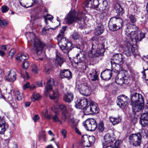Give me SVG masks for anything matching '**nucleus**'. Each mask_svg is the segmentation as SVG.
<instances>
[{"instance_id": "4", "label": "nucleus", "mask_w": 148, "mask_h": 148, "mask_svg": "<svg viewBox=\"0 0 148 148\" xmlns=\"http://www.w3.org/2000/svg\"><path fill=\"white\" fill-rule=\"evenodd\" d=\"M107 42L105 40H102L98 44H93L91 50L89 52V56L91 57H97L102 56L105 51V47Z\"/></svg>"}, {"instance_id": "27", "label": "nucleus", "mask_w": 148, "mask_h": 148, "mask_svg": "<svg viewBox=\"0 0 148 148\" xmlns=\"http://www.w3.org/2000/svg\"><path fill=\"white\" fill-rule=\"evenodd\" d=\"M109 119L113 125L117 124L121 121V119L119 117H115L112 116H110Z\"/></svg>"}, {"instance_id": "23", "label": "nucleus", "mask_w": 148, "mask_h": 148, "mask_svg": "<svg viewBox=\"0 0 148 148\" xmlns=\"http://www.w3.org/2000/svg\"><path fill=\"white\" fill-rule=\"evenodd\" d=\"M53 85V82L51 79L49 80L47 82V84L45 89V92L46 96L49 95L48 92L52 90Z\"/></svg>"}, {"instance_id": "9", "label": "nucleus", "mask_w": 148, "mask_h": 148, "mask_svg": "<svg viewBox=\"0 0 148 148\" xmlns=\"http://www.w3.org/2000/svg\"><path fill=\"white\" fill-rule=\"evenodd\" d=\"M95 138L93 136L84 135L82 137L81 143L85 147H90L95 142Z\"/></svg>"}, {"instance_id": "46", "label": "nucleus", "mask_w": 148, "mask_h": 148, "mask_svg": "<svg viewBox=\"0 0 148 148\" xmlns=\"http://www.w3.org/2000/svg\"><path fill=\"white\" fill-rule=\"evenodd\" d=\"M51 66L49 64H46L45 66V72L47 74H49L51 70Z\"/></svg>"}, {"instance_id": "17", "label": "nucleus", "mask_w": 148, "mask_h": 148, "mask_svg": "<svg viewBox=\"0 0 148 148\" xmlns=\"http://www.w3.org/2000/svg\"><path fill=\"white\" fill-rule=\"evenodd\" d=\"M112 72L111 70L107 69L103 71L101 75V78L104 80L108 81L111 78Z\"/></svg>"}, {"instance_id": "36", "label": "nucleus", "mask_w": 148, "mask_h": 148, "mask_svg": "<svg viewBox=\"0 0 148 148\" xmlns=\"http://www.w3.org/2000/svg\"><path fill=\"white\" fill-rule=\"evenodd\" d=\"M16 79V74L14 72L10 73L8 75L7 79L9 81L13 82Z\"/></svg>"}, {"instance_id": "20", "label": "nucleus", "mask_w": 148, "mask_h": 148, "mask_svg": "<svg viewBox=\"0 0 148 148\" xmlns=\"http://www.w3.org/2000/svg\"><path fill=\"white\" fill-rule=\"evenodd\" d=\"M140 122L141 125L143 126L148 125V112L142 113L140 117Z\"/></svg>"}, {"instance_id": "24", "label": "nucleus", "mask_w": 148, "mask_h": 148, "mask_svg": "<svg viewBox=\"0 0 148 148\" xmlns=\"http://www.w3.org/2000/svg\"><path fill=\"white\" fill-rule=\"evenodd\" d=\"M60 77L63 78L64 77L69 79L72 77L71 72L67 69L62 70L60 72Z\"/></svg>"}, {"instance_id": "42", "label": "nucleus", "mask_w": 148, "mask_h": 148, "mask_svg": "<svg viewBox=\"0 0 148 148\" xmlns=\"http://www.w3.org/2000/svg\"><path fill=\"white\" fill-rule=\"evenodd\" d=\"M129 28L128 25L125 28V31L126 35L130 38L131 37V36H132L131 34V32H132V31H131V29Z\"/></svg>"}, {"instance_id": "63", "label": "nucleus", "mask_w": 148, "mask_h": 148, "mask_svg": "<svg viewBox=\"0 0 148 148\" xmlns=\"http://www.w3.org/2000/svg\"><path fill=\"white\" fill-rule=\"evenodd\" d=\"M8 47V45H3L1 47V49L3 50L2 51H3L4 52V51H5L8 50V48H9Z\"/></svg>"}, {"instance_id": "19", "label": "nucleus", "mask_w": 148, "mask_h": 148, "mask_svg": "<svg viewBox=\"0 0 148 148\" xmlns=\"http://www.w3.org/2000/svg\"><path fill=\"white\" fill-rule=\"evenodd\" d=\"M145 36V34L144 33L141 32L139 34V35H138L137 33H136L134 35L131 36V37L129 39V42H133V39L135 40V41L137 42L140 41L144 38Z\"/></svg>"}, {"instance_id": "8", "label": "nucleus", "mask_w": 148, "mask_h": 148, "mask_svg": "<svg viewBox=\"0 0 148 148\" xmlns=\"http://www.w3.org/2000/svg\"><path fill=\"white\" fill-rule=\"evenodd\" d=\"M76 57L74 60L75 63L77 64L79 68L84 69L86 66V62L85 55L82 52H80L76 55Z\"/></svg>"}, {"instance_id": "11", "label": "nucleus", "mask_w": 148, "mask_h": 148, "mask_svg": "<svg viewBox=\"0 0 148 148\" xmlns=\"http://www.w3.org/2000/svg\"><path fill=\"white\" fill-rule=\"evenodd\" d=\"M129 141L132 145L137 146L140 145L142 139V135L140 133L132 134L129 137Z\"/></svg>"}, {"instance_id": "59", "label": "nucleus", "mask_w": 148, "mask_h": 148, "mask_svg": "<svg viewBox=\"0 0 148 148\" xmlns=\"http://www.w3.org/2000/svg\"><path fill=\"white\" fill-rule=\"evenodd\" d=\"M66 119V116L65 115L63 114L62 116L61 117L60 121L62 122V124L64 123Z\"/></svg>"}, {"instance_id": "13", "label": "nucleus", "mask_w": 148, "mask_h": 148, "mask_svg": "<svg viewBox=\"0 0 148 148\" xmlns=\"http://www.w3.org/2000/svg\"><path fill=\"white\" fill-rule=\"evenodd\" d=\"M129 100V98L127 96L122 95L118 97L117 105L121 108H124L127 105Z\"/></svg>"}, {"instance_id": "55", "label": "nucleus", "mask_w": 148, "mask_h": 148, "mask_svg": "<svg viewBox=\"0 0 148 148\" xmlns=\"http://www.w3.org/2000/svg\"><path fill=\"white\" fill-rule=\"evenodd\" d=\"M129 18H130L131 21L133 23H135L136 21V19L134 16L132 15H129Z\"/></svg>"}, {"instance_id": "14", "label": "nucleus", "mask_w": 148, "mask_h": 148, "mask_svg": "<svg viewBox=\"0 0 148 148\" xmlns=\"http://www.w3.org/2000/svg\"><path fill=\"white\" fill-rule=\"evenodd\" d=\"M124 62V58L123 56L120 53H117L113 55L110 61L111 63H114L119 64H123Z\"/></svg>"}, {"instance_id": "39", "label": "nucleus", "mask_w": 148, "mask_h": 148, "mask_svg": "<svg viewBox=\"0 0 148 148\" xmlns=\"http://www.w3.org/2000/svg\"><path fill=\"white\" fill-rule=\"evenodd\" d=\"M121 143V140H117L116 141L114 145L108 147H110L112 148H119L120 145Z\"/></svg>"}, {"instance_id": "43", "label": "nucleus", "mask_w": 148, "mask_h": 148, "mask_svg": "<svg viewBox=\"0 0 148 148\" xmlns=\"http://www.w3.org/2000/svg\"><path fill=\"white\" fill-rule=\"evenodd\" d=\"M84 4L87 7L92 8V0H87L84 3Z\"/></svg>"}, {"instance_id": "54", "label": "nucleus", "mask_w": 148, "mask_h": 148, "mask_svg": "<svg viewBox=\"0 0 148 148\" xmlns=\"http://www.w3.org/2000/svg\"><path fill=\"white\" fill-rule=\"evenodd\" d=\"M29 62L27 61H23V67L25 69H27L29 66Z\"/></svg>"}, {"instance_id": "51", "label": "nucleus", "mask_w": 148, "mask_h": 148, "mask_svg": "<svg viewBox=\"0 0 148 148\" xmlns=\"http://www.w3.org/2000/svg\"><path fill=\"white\" fill-rule=\"evenodd\" d=\"M32 71L34 74H36L38 73V69L37 66L35 64H34L32 66Z\"/></svg>"}, {"instance_id": "47", "label": "nucleus", "mask_w": 148, "mask_h": 148, "mask_svg": "<svg viewBox=\"0 0 148 148\" xmlns=\"http://www.w3.org/2000/svg\"><path fill=\"white\" fill-rule=\"evenodd\" d=\"M115 47H116L115 49L121 52L123 51L124 49L122 45L119 44H116L115 45Z\"/></svg>"}, {"instance_id": "56", "label": "nucleus", "mask_w": 148, "mask_h": 148, "mask_svg": "<svg viewBox=\"0 0 148 148\" xmlns=\"http://www.w3.org/2000/svg\"><path fill=\"white\" fill-rule=\"evenodd\" d=\"M58 108L59 109L62 110L64 112H65L66 111V107L63 105H59Z\"/></svg>"}, {"instance_id": "62", "label": "nucleus", "mask_w": 148, "mask_h": 148, "mask_svg": "<svg viewBox=\"0 0 148 148\" xmlns=\"http://www.w3.org/2000/svg\"><path fill=\"white\" fill-rule=\"evenodd\" d=\"M61 132L63 138H65L66 137L67 133L66 130L64 129H63L61 131Z\"/></svg>"}, {"instance_id": "32", "label": "nucleus", "mask_w": 148, "mask_h": 148, "mask_svg": "<svg viewBox=\"0 0 148 148\" xmlns=\"http://www.w3.org/2000/svg\"><path fill=\"white\" fill-rule=\"evenodd\" d=\"M55 114L52 117V119L53 121L55 123L59 122L60 124H62V122L59 119V113L56 111H55Z\"/></svg>"}, {"instance_id": "48", "label": "nucleus", "mask_w": 148, "mask_h": 148, "mask_svg": "<svg viewBox=\"0 0 148 148\" xmlns=\"http://www.w3.org/2000/svg\"><path fill=\"white\" fill-rule=\"evenodd\" d=\"M115 9L117 12L119 13H120L123 10L122 8L119 4H117L115 5Z\"/></svg>"}, {"instance_id": "50", "label": "nucleus", "mask_w": 148, "mask_h": 148, "mask_svg": "<svg viewBox=\"0 0 148 148\" xmlns=\"http://www.w3.org/2000/svg\"><path fill=\"white\" fill-rule=\"evenodd\" d=\"M8 24V21L6 20H1L0 18V25L3 27L6 26Z\"/></svg>"}, {"instance_id": "52", "label": "nucleus", "mask_w": 148, "mask_h": 148, "mask_svg": "<svg viewBox=\"0 0 148 148\" xmlns=\"http://www.w3.org/2000/svg\"><path fill=\"white\" fill-rule=\"evenodd\" d=\"M69 123L72 124L74 125H76L77 123V121L76 120H74L73 118L70 117L69 119Z\"/></svg>"}, {"instance_id": "10", "label": "nucleus", "mask_w": 148, "mask_h": 148, "mask_svg": "<svg viewBox=\"0 0 148 148\" xmlns=\"http://www.w3.org/2000/svg\"><path fill=\"white\" fill-rule=\"evenodd\" d=\"M83 124L87 130L90 131L95 130L97 126L96 120L92 118L87 119Z\"/></svg>"}, {"instance_id": "57", "label": "nucleus", "mask_w": 148, "mask_h": 148, "mask_svg": "<svg viewBox=\"0 0 148 148\" xmlns=\"http://www.w3.org/2000/svg\"><path fill=\"white\" fill-rule=\"evenodd\" d=\"M9 10V8L6 5H3L1 7V10L3 13L7 12Z\"/></svg>"}, {"instance_id": "5", "label": "nucleus", "mask_w": 148, "mask_h": 148, "mask_svg": "<svg viewBox=\"0 0 148 148\" xmlns=\"http://www.w3.org/2000/svg\"><path fill=\"white\" fill-rule=\"evenodd\" d=\"M76 89L81 94L86 96L89 95L92 92L90 86L86 82L82 83L77 82Z\"/></svg>"}, {"instance_id": "1", "label": "nucleus", "mask_w": 148, "mask_h": 148, "mask_svg": "<svg viewBox=\"0 0 148 148\" xmlns=\"http://www.w3.org/2000/svg\"><path fill=\"white\" fill-rule=\"evenodd\" d=\"M25 35L28 40L29 44H31L32 46V49L33 52L36 53L38 55L44 54L42 53V50L44 46V44H43L40 41L35 37L34 34L32 33L27 32Z\"/></svg>"}, {"instance_id": "29", "label": "nucleus", "mask_w": 148, "mask_h": 148, "mask_svg": "<svg viewBox=\"0 0 148 148\" xmlns=\"http://www.w3.org/2000/svg\"><path fill=\"white\" fill-rule=\"evenodd\" d=\"M65 61V60L64 58L56 55V58L55 60V62L56 64L61 66Z\"/></svg>"}, {"instance_id": "41", "label": "nucleus", "mask_w": 148, "mask_h": 148, "mask_svg": "<svg viewBox=\"0 0 148 148\" xmlns=\"http://www.w3.org/2000/svg\"><path fill=\"white\" fill-rule=\"evenodd\" d=\"M40 97V96L38 93H34L32 95L31 98L32 100L34 101L38 99Z\"/></svg>"}, {"instance_id": "2", "label": "nucleus", "mask_w": 148, "mask_h": 148, "mask_svg": "<svg viewBox=\"0 0 148 148\" xmlns=\"http://www.w3.org/2000/svg\"><path fill=\"white\" fill-rule=\"evenodd\" d=\"M84 14L82 12L78 13L75 11H70L66 15L65 18L66 22L70 25L75 22H78L79 27L83 28L85 25V21L83 17Z\"/></svg>"}, {"instance_id": "25", "label": "nucleus", "mask_w": 148, "mask_h": 148, "mask_svg": "<svg viewBox=\"0 0 148 148\" xmlns=\"http://www.w3.org/2000/svg\"><path fill=\"white\" fill-rule=\"evenodd\" d=\"M74 95L73 93L69 92L66 93L64 97V99L67 102L70 103L73 100Z\"/></svg>"}, {"instance_id": "34", "label": "nucleus", "mask_w": 148, "mask_h": 148, "mask_svg": "<svg viewBox=\"0 0 148 148\" xmlns=\"http://www.w3.org/2000/svg\"><path fill=\"white\" fill-rule=\"evenodd\" d=\"M88 103L86 107L83 109H84L85 114L86 115L92 114L91 104H90V103L89 105H88Z\"/></svg>"}, {"instance_id": "49", "label": "nucleus", "mask_w": 148, "mask_h": 148, "mask_svg": "<svg viewBox=\"0 0 148 148\" xmlns=\"http://www.w3.org/2000/svg\"><path fill=\"white\" fill-rule=\"evenodd\" d=\"M42 114L44 117L48 119H51V116L48 114V110L45 109L42 112Z\"/></svg>"}, {"instance_id": "6", "label": "nucleus", "mask_w": 148, "mask_h": 148, "mask_svg": "<svg viewBox=\"0 0 148 148\" xmlns=\"http://www.w3.org/2000/svg\"><path fill=\"white\" fill-rule=\"evenodd\" d=\"M123 20L116 17L112 18L109 21L108 27L112 31L117 30L122 27Z\"/></svg>"}, {"instance_id": "64", "label": "nucleus", "mask_w": 148, "mask_h": 148, "mask_svg": "<svg viewBox=\"0 0 148 148\" xmlns=\"http://www.w3.org/2000/svg\"><path fill=\"white\" fill-rule=\"evenodd\" d=\"M30 83L29 82H27L26 84H24L23 86L24 89H25L28 88H29Z\"/></svg>"}, {"instance_id": "61", "label": "nucleus", "mask_w": 148, "mask_h": 148, "mask_svg": "<svg viewBox=\"0 0 148 148\" xmlns=\"http://www.w3.org/2000/svg\"><path fill=\"white\" fill-rule=\"evenodd\" d=\"M49 29L47 28L46 26L43 27L42 29V33L44 35H45L47 33V30H49Z\"/></svg>"}, {"instance_id": "7", "label": "nucleus", "mask_w": 148, "mask_h": 148, "mask_svg": "<svg viewBox=\"0 0 148 148\" xmlns=\"http://www.w3.org/2000/svg\"><path fill=\"white\" fill-rule=\"evenodd\" d=\"M127 42L125 47L124 49L123 53L127 57H129L133 55L134 57L138 54V50L135 49L133 47L134 44L131 42Z\"/></svg>"}, {"instance_id": "44", "label": "nucleus", "mask_w": 148, "mask_h": 148, "mask_svg": "<svg viewBox=\"0 0 148 148\" xmlns=\"http://www.w3.org/2000/svg\"><path fill=\"white\" fill-rule=\"evenodd\" d=\"M25 74L26 77L27 79H29L30 78L29 76L28 73L26 72L25 70H21L20 72V74L21 77L24 78L25 77Z\"/></svg>"}, {"instance_id": "21", "label": "nucleus", "mask_w": 148, "mask_h": 148, "mask_svg": "<svg viewBox=\"0 0 148 148\" xmlns=\"http://www.w3.org/2000/svg\"><path fill=\"white\" fill-rule=\"evenodd\" d=\"M104 140L106 144H108L113 141L115 140V138L113 133H107L104 137Z\"/></svg>"}, {"instance_id": "33", "label": "nucleus", "mask_w": 148, "mask_h": 148, "mask_svg": "<svg viewBox=\"0 0 148 148\" xmlns=\"http://www.w3.org/2000/svg\"><path fill=\"white\" fill-rule=\"evenodd\" d=\"M129 29H130L132 31L131 32V35H134L136 33H137V30H138V27L135 25L130 24L129 25Z\"/></svg>"}, {"instance_id": "22", "label": "nucleus", "mask_w": 148, "mask_h": 148, "mask_svg": "<svg viewBox=\"0 0 148 148\" xmlns=\"http://www.w3.org/2000/svg\"><path fill=\"white\" fill-rule=\"evenodd\" d=\"M112 68L114 72L118 74V73L125 71L123 70V69L121 66L122 64H119L114 63H111Z\"/></svg>"}, {"instance_id": "12", "label": "nucleus", "mask_w": 148, "mask_h": 148, "mask_svg": "<svg viewBox=\"0 0 148 148\" xmlns=\"http://www.w3.org/2000/svg\"><path fill=\"white\" fill-rule=\"evenodd\" d=\"M132 108L133 112L138 116L144 108V103L139 102L138 103H132Z\"/></svg>"}, {"instance_id": "38", "label": "nucleus", "mask_w": 148, "mask_h": 148, "mask_svg": "<svg viewBox=\"0 0 148 148\" xmlns=\"http://www.w3.org/2000/svg\"><path fill=\"white\" fill-rule=\"evenodd\" d=\"M58 96V90H56L55 91H53V93L50 94L49 97L51 99H57Z\"/></svg>"}, {"instance_id": "45", "label": "nucleus", "mask_w": 148, "mask_h": 148, "mask_svg": "<svg viewBox=\"0 0 148 148\" xmlns=\"http://www.w3.org/2000/svg\"><path fill=\"white\" fill-rule=\"evenodd\" d=\"M92 8H97L99 7L100 0H92Z\"/></svg>"}, {"instance_id": "31", "label": "nucleus", "mask_w": 148, "mask_h": 148, "mask_svg": "<svg viewBox=\"0 0 148 148\" xmlns=\"http://www.w3.org/2000/svg\"><path fill=\"white\" fill-rule=\"evenodd\" d=\"M90 75L92 76L91 77V79L92 81H95L98 78V75L97 72L95 69L92 70V73H90Z\"/></svg>"}, {"instance_id": "16", "label": "nucleus", "mask_w": 148, "mask_h": 148, "mask_svg": "<svg viewBox=\"0 0 148 148\" xmlns=\"http://www.w3.org/2000/svg\"><path fill=\"white\" fill-rule=\"evenodd\" d=\"M132 104L138 103L139 102L144 103V99L142 96L140 94L134 93L131 97Z\"/></svg>"}, {"instance_id": "30", "label": "nucleus", "mask_w": 148, "mask_h": 148, "mask_svg": "<svg viewBox=\"0 0 148 148\" xmlns=\"http://www.w3.org/2000/svg\"><path fill=\"white\" fill-rule=\"evenodd\" d=\"M90 104H91L92 114L98 113L99 112V109L97 107L96 104L95 102L92 101L90 102Z\"/></svg>"}, {"instance_id": "28", "label": "nucleus", "mask_w": 148, "mask_h": 148, "mask_svg": "<svg viewBox=\"0 0 148 148\" xmlns=\"http://www.w3.org/2000/svg\"><path fill=\"white\" fill-rule=\"evenodd\" d=\"M103 27L100 24L95 29V34L96 35H99L103 33Z\"/></svg>"}, {"instance_id": "18", "label": "nucleus", "mask_w": 148, "mask_h": 148, "mask_svg": "<svg viewBox=\"0 0 148 148\" xmlns=\"http://www.w3.org/2000/svg\"><path fill=\"white\" fill-rule=\"evenodd\" d=\"M88 103V100L86 99H78L75 103V106L77 108L83 109L86 107Z\"/></svg>"}, {"instance_id": "35", "label": "nucleus", "mask_w": 148, "mask_h": 148, "mask_svg": "<svg viewBox=\"0 0 148 148\" xmlns=\"http://www.w3.org/2000/svg\"><path fill=\"white\" fill-rule=\"evenodd\" d=\"M2 123H0V134H3L6 130V123L5 121H3Z\"/></svg>"}, {"instance_id": "26", "label": "nucleus", "mask_w": 148, "mask_h": 148, "mask_svg": "<svg viewBox=\"0 0 148 148\" xmlns=\"http://www.w3.org/2000/svg\"><path fill=\"white\" fill-rule=\"evenodd\" d=\"M108 5V3L106 0H100L99 4V9L100 11L105 10Z\"/></svg>"}, {"instance_id": "37", "label": "nucleus", "mask_w": 148, "mask_h": 148, "mask_svg": "<svg viewBox=\"0 0 148 148\" xmlns=\"http://www.w3.org/2000/svg\"><path fill=\"white\" fill-rule=\"evenodd\" d=\"M29 58V56L28 54L25 53H21V55L19 56V60H20L25 61L28 59Z\"/></svg>"}, {"instance_id": "58", "label": "nucleus", "mask_w": 148, "mask_h": 148, "mask_svg": "<svg viewBox=\"0 0 148 148\" xmlns=\"http://www.w3.org/2000/svg\"><path fill=\"white\" fill-rule=\"evenodd\" d=\"M72 37L73 39L76 40L79 37V36L77 33L75 32L73 33V34Z\"/></svg>"}, {"instance_id": "53", "label": "nucleus", "mask_w": 148, "mask_h": 148, "mask_svg": "<svg viewBox=\"0 0 148 148\" xmlns=\"http://www.w3.org/2000/svg\"><path fill=\"white\" fill-rule=\"evenodd\" d=\"M53 17L52 16H51L49 15H47V16H44V18L45 20V21L46 24H47V21L49 20L51 21L53 19Z\"/></svg>"}, {"instance_id": "40", "label": "nucleus", "mask_w": 148, "mask_h": 148, "mask_svg": "<svg viewBox=\"0 0 148 148\" xmlns=\"http://www.w3.org/2000/svg\"><path fill=\"white\" fill-rule=\"evenodd\" d=\"M98 130L99 132H102L105 129L104 123L102 121H100L98 125Z\"/></svg>"}, {"instance_id": "60", "label": "nucleus", "mask_w": 148, "mask_h": 148, "mask_svg": "<svg viewBox=\"0 0 148 148\" xmlns=\"http://www.w3.org/2000/svg\"><path fill=\"white\" fill-rule=\"evenodd\" d=\"M40 136L41 138H42L45 141L46 140L45 138V131H42L40 134Z\"/></svg>"}, {"instance_id": "15", "label": "nucleus", "mask_w": 148, "mask_h": 148, "mask_svg": "<svg viewBox=\"0 0 148 148\" xmlns=\"http://www.w3.org/2000/svg\"><path fill=\"white\" fill-rule=\"evenodd\" d=\"M126 72V71H124L118 73L115 79V82L117 84L121 85L125 83V80L126 77L125 73Z\"/></svg>"}, {"instance_id": "3", "label": "nucleus", "mask_w": 148, "mask_h": 148, "mask_svg": "<svg viewBox=\"0 0 148 148\" xmlns=\"http://www.w3.org/2000/svg\"><path fill=\"white\" fill-rule=\"evenodd\" d=\"M66 27H62L60 33L57 36L58 44L60 48L64 53H67L71 49V44L70 42H67L66 38L63 37L64 35V32L65 31Z\"/></svg>"}]
</instances>
